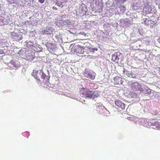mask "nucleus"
<instances>
[{
  "instance_id": "nucleus-33",
  "label": "nucleus",
  "mask_w": 160,
  "mask_h": 160,
  "mask_svg": "<svg viewBox=\"0 0 160 160\" xmlns=\"http://www.w3.org/2000/svg\"><path fill=\"white\" fill-rule=\"evenodd\" d=\"M24 134H25L28 136L29 135V132H25L24 133Z\"/></svg>"
},
{
  "instance_id": "nucleus-16",
  "label": "nucleus",
  "mask_w": 160,
  "mask_h": 160,
  "mask_svg": "<svg viewBox=\"0 0 160 160\" xmlns=\"http://www.w3.org/2000/svg\"><path fill=\"white\" fill-rule=\"evenodd\" d=\"M151 11V7L149 5H147L143 8V12H145L146 14L150 13Z\"/></svg>"
},
{
  "instance_id": "nucleus-20",
  "label": "nucleus",
  "mask_w": 160,
  "mask_h": 160,
  "mask_svg": "<svg viewBox=\"0 0 160 160\" xmlns=\"http://www.w3.org/2000/svg\"><path fill=\"white\" fill-rule=\"evenodd\" d=\"M140 7V3L137 2H135L133 3L132 8L134 10H137Z\"/></svg>"
},
{
  "instance_id": "nucleus-36",
  "label": "nucleus",
  "mask_w": 160,
  "mask_h": 160,
  "mask_svg": "<svg viewBox=\"0 0 160 160\" xmlns=\"http://www.w3.org/2000/svg\"><path fill=\"white\" fill-rule=\"evenodd\" d=\"M158 42L160 43V37L157 40Z\"/></svg>"
},
{
  "instance_id": "nucleus-9",
  "label": "nucleus",
  "mask_w": 160,
  "mask_h": 160,
  "mask_svg": "<svg viewBox=\"0 0 160 160\" xmlns=\"http://www.w3.org/2000/svg\"><path fill=\"white\" fill-rule=\"evenodd\" d=\"M71 23V22H70V20L68 19L65 20H59V22H57V25L58 26H63L69 25Z\"/></svg>"
},
{
  "instance_id": "nucleus-22",
  "label": "nucleus",
  "mask_w": 160,
  "mask_h": 160,
  "mask_svg": "<svg viewBox=\"0 0 160 160\" xmlns=\"http://www.w3.org/2000/svg\"><path fill=\"white\" fill-rule=\"evenodd\" d=\"M126 96L129 98H134L136 97L135 93L131 92L130 94H126Z\"/></svg>"
},
{
  "instance_id": "nucleus-35",
  "label": "nucleus",
  "mask_w": 160,
  "mask_h": 160,
  "mask_svg": "<svg viewBox=\"0 0 160 160\" xmlns=\"http://www.w3.org/2000/svg\"><path fill=\"white\" fill-rule=\"evenodd\" d=\"M16 0V2H15V3H19V1L20 0Z\"/></svg>"
},
{
  "instance_id": "nucleus-25",
  "label": "nucleus",
  "mask_w": 160,
  "mask_h": 160,
  "mask_svg": "<svg viewBox=\"0 0 160 160\" xmlns=\"http://www.w3.org/2000/svg\"><path fill=\"white\" fill-rule=\"evenodd\" d=\"M121 4L122 3L125 2L127 1V0H115Z\"/></svg>"
},
{
  "instance_id": "nucleus-15",
  "label": "nucleus",
  "mask_w": 160,
  "mask_h": 160,
  "mask_svg": "<svg viewBox=\"0 0 160 160\" xmlns=\"http://www.w3.org/2000/svg\"><path fill=\"white\" fill-rule=\"evenodd\" d=\"M115 104L119 108H121L122 109H124L125 108V104L122 103V102L119 100L116 101L115 102Z\"/></svg>"
},
{
  "instance_id": "nucleus-23",
  "label": "nucleus",
  "mask_w": 160,
  "mask_h": 160,
  "mask_svg": "<svg viewBox=\"0 0 160 160\" xmlns=\"http://www.w3.org/2000/svg\"><path fill=\"white\" fill-rule=\"evenodd\" d=\"M119 9L121 14L123 13L126 10V8L124 6H121L119 7Z\"/></svg>"
},
{
  "instance_id": "nucleus-8",
  "label": "nucleus",
  "mask_w": 160,
  "mask_h": 160,
  "mask_svg": "<svg viewBox=\"0 0 160 160\" xmlns=\"http://www.w3.org/2000/svg\"><path fill=\"white\" fill-rule=\"evenodd\" d=\"M53 29L52 28L50 27H47L45 28H44L42 31L43 34H51L52 33Z\"/></svg>"
},
{
  "instance_id": "nucleus-30",
  "label": "nucleus",
  "mask_w": 160,
  "mask_h": 160,
  "mask_svg": "<svg viewBox=\"0 0 160 160\" xmlns=\"http://www.w3.org/2000/svg\"><path fill=\"white\" fill-rule=\"evenodd\" d=\"M46 46L47 47V48H48V49H50V50H51L52 49V47H51V46H49V44H47L46 45Z\"/></svg>"
},
{
  "instance_id": "nucleus-7",
  "label": "nucleus",
  "mask_w": 160,
  "mask_h": 160,
  "mask_svg": "<svg viewBox=\"0 0 160 160\" xmlns=\"http://www.w3.org/2000/svg\"><path fill=\"white\" fill-rule=\"evenodd\" d=\"M28 50L26 49L25 48L21 49L18 52L19 56L22 58L26 59Z\"/></svg>"
},
{
  "instance_id": "nucleus-1",
  "label": "nucleus",
  "mask_w": 160,
  "mask_h": 160,
  "mask_svg": "<svg viewBox=\"0 0 160 160\" xmlns=\"http://www.w3.org/2000/svg\"><path fill=\"white\" fill-rule=\"evenodd\" d=\"M48 75L45 74L42 70H34L32 73V76L38 81L45 82L47 84L49 83V79L50 76L48 70Z\"/></svg>"
},
{
  "instance_id": "nucleus-12",
  "label": "nucleus",
  "mask_w": 160,
  "mask_h": 160,
  "mask_svg": "<svg viewBox=\"0 0 160 160\" xmlns=\"http://www.w3.org/2000/svg\"><path fill=\"white\" fill-rule=\"evenodd\" d=\"M73 47L78 53H82V50L84 49V48L82 47H81L79 45L74 44L73 45Z\"/></svg>"
},
{
  "instance_id": "nucleus-37",
  "label": "nucleus",
  "mask_w": 160,
  "mask_h": 160,
  "mask_svg": "<svg viewBox=\"0 0 160 160\" xmlns=\"http://www.w3.org/2000/svg\"><path fill=\"white\" fill-rule=\"evenodd\" d=\"M50 44H51V46H53V44L52 43H50Z\"/></svg>"
},
{
  "instance_id": "nucleus-39",
  "label": "nucleus",
  "mask_w": 160,
  "mask_h": 160,
  "mask_svg": "<svg viewBox=\"0 0 160 160\" xmlns=\"http://www.w3.org/2000/svg\"><path fill=\"white\" fill-rule=\"evenodd\" d=\"M80 87H82L81 85H80Z\"/></svg>"
},
{
  "instance_id": "nucleus-26",
  "label": "nucleus",
  "mask_w": 160,
  "mask_h": 160,
  "mask_svg": "<svg viewBox=\"0 0 160 160\" xmlns=\"http://www.w3.org/2000/svg\"><path fill=\"white\" fill-rule=\"evenodd\" d=\"M89 49L90 50V51L92 52H94L95 51H97L98 50V48H89Z\"/></svg>"
},
{
  "instance_id": "nucleus-21",
  "label": "nucleus",
  "mask_w": 160,
  "mask_h": 160,
  "mask_svg": "<svg viewBox=\"0 0 160 160\" xmlns=\"http://www.w3.org/2000/svg\"><path fill=\"white\" fill-rule=\"evenodd\" d=\"M143 20H144V23L146 25H148L152 23V22L153 21L151 20H149L148 19L144 18Z\"/></svg>"
},
{
  "instance_id": "nucleus-17",
  "label": "nucleus",
  "mask_w": 160,
  "mask_h": 160,
  "mask_svg": "<svg viewBox=\"0 0 160 160\" xmlns=\"http://www.w3.org/2000/svg\"><path fill=\"white\" fill-rule=\"evenodd\" d=\"M34 46H35V48H33V50L35 51H36L37 52H42V48L40 45H38L37 43H36Z\"/></svg>"
},
{
  "instance_id": "nucleus-34",
  "label": "nucleus",
  "mask_w": 160,
  "mask_h": 160,
  "mask_svg": "<svg viewBox=\"0 0 160 160\" xmlns=\"http://www.w3.org/2000/svg\"><path fill=\"white\" fill-rule=\"evenodd\" d=\"M3 53V51L1 50H0V54H2Z\"/></svg>"
},
{
  "instance_id": "nucleus-27",
  "label": "nucleus",
  "mask_w": 160,
  "mask_h": 160,
  "mask_svg": "<svg viewBox=\"0 0 160 160\" xmlns=\"http://www.w3.org/2000/svg\"><path fill=\"white\" fill-rule=\"evenodd\" d=\"M8 2L10 4L14 3L15 2H16V0H7Z\"/></svg>"
},
{
  "instance_id": "nucleus-28",
  "label": "nucleus",
  "mask_w": 160,
  "mask_h": 160,
  "mask_svg": "<svg viewBox=\"0 0 160 160\" xmlns=\"http://www.w3.org/2000/svg\"><path fill=\"white\" fill-rule=\"evenodd\" d=\"M132 72L128 71H126V75H127L128 77H129V76L131 75V74H132Z\"/></svg>"
},
{
  "instance_id": "nucleus-5",
  "label": "nucleus",
  "mask_w": 160,
  "mask_h": 160,
  "mask_svg": "<svg viewBox=\"0 0 160 160\" xmlns=\"http://www.w3.org/2000/svg\"><path fill=\"white\" fill-rule=\"evenodd\" d=\"M121 57V53L120 52H115L112 55V60L113 62L118 63L119 59Z\"/></svg>"
},
{
  "instance_id": "nucleus-38",
  "label": "nucleus",
  "mask_w": 160,
  "mask_h": 160,
  "mask_svg": "<svg viewBox=\"0 0 160 160\" xmlns=\"http://www.w3.org/2000/svg\"><path fill=\"white\" fill-rule=\"evenodd\" d=\"M129 77H130V78H132V74H131V75H130L129 76Z\"/></svg>"
},
{
  "instance_id": "nucleus-18",
  "label": "nucleus",
  "mask_w": 160,
  "mask_h": 160,
  "mask_svg": "<svg viewBox=\"0 0 160 160\" xmlns=\"http://www.w3.org/2000/svg\"><path fill=\"white\" fill-rule=\"evenodd\" d=\"M11 63L12 64L13 67L16 68H18L21 66V64L18 61H12Z\"/></svg>"
},
{
  "instance_id": "nucleus-2",
  "label": "nucleus",
  "mask_w": 160,
  "mask_h": 160,
  "mask_svg": "<svg viewBox=\"0 0 160 160\" xmlns=\"http://www.w3.org/2000/svg\"><path fill=\"white\" fill-rule=\"evenodd\" d=\"M80 93L82 97L95 98L98 96L97 91H80Z\"/></svg>"
},
{
  "instance_id": "nucleus-32",
  "label": "nucleus",
  "mask_w": 160,
  "mask_h": 160,
  "mask_svg": "<svg viewBox=\"0 0 160 160\" xmlns=\"http://www.w3.org/2000/svg\"><path fill=\"white\" fill-rule=\"evenodd\" d=\"M45 0H38V2L41 3H43L44 2Z\"/></svg>"
},
{
  "instance_id": "nucleus-29",
  "label": "nucleus",
  "mask_w": 160,
  "mask_h": 160,
  "mask_svg": "<svg viewBox=\"0 0 160 160\" xmlns=\"http://www.w3.org/2000/svg\"><path fill=\"white\" fill-rule=\"evenodd\" d=\"M131 93V91H127L126 92L124 93L125 95L126 96V94H130Z\"/></svg>"
},
{
  "instance_id": "nucleus-11",
  "label": "nucleus",
  "mask_w": 160,
  "mask_h": 160,
  "mask_svg": "<svg viewBox=\"0 0 160 160\" xmlns=\"http://www.w3.org/2000/svg\"><path fill=\"white\" fill-rule=\"evenodd\" d=\"M130 87L132 90H141V86L137 82L132 83Z\"/></svg>"
},
{
  "instance_id": "nucleus-10",
  "label": "nucleus",
  "mask_w": 160,
  "mask_h": 160,
  "mask_svg": "<svg viewBox=\"0 0 160 160\" xmlns=\"http://www.w3.org/2000/svg\"><path fill=\"white\" fill-rule=\"evenodd\" d=\"M84 75L87 78L94 79L95 78L96 74L94 72H89L84 73Z\"/></svg>"
},
{
  "instance_id": "nucleus-31",
  "label": "nucleus",
  "mask_w": 160,
  "mask_h": 160,
  "mask_svg": "<svg viewBox=\"0 0 160 160\" xmlns=\"http://www.w3.org/2000/svg\"><path fill=\"white\" fill-rule=\"evenodd\" d=\"M136 75L132 72V78H136Z\"/></svg>"
},
{
  "instance_id": "nucleus-24",
  "label": "nucleus",
  "mask_w": 160,
  "mask_h": 160,
  "mask_svg": "<svg viewBox=\"0 0 160 160\" xmlns=\"http://www.w3.org/2000/svg\"><path fill=\"white\" fill-rule=\"evenodd\" d=\"M56 4L59 7H61V8H62L64 6L63 5H62V2H56Z\"/></svg>"
},
{
  "instance_id": "nucleus-13",
  "label": "nucleus",
  "mask_w": 160,
  "mask_h": 160,
  "mask_svg": "<svg viewBox=\"0 0 160 160\" xmlns=\"http://www.w3.org/2000/svg\"><path fill=\"white\" fill-rule=\"evenodd\" d=\"M25 43V45L28 48L32 49L35 48L34 45L36 43H34L33 42L28 41H26Z\"/></svg>"
},
{
  "instance_id": "nucleus-3",
  "label": "nucleus",
  "mask_w": 160,
  "mask_h": 160,
  "mask_svg": "<svg viewBox=\"0 0 160 160\" xmlns=\"http://www.w3.org/2000/svg\"><path fill=\"white\" fill-rule=\"evenodd\" d=\"M10 16H5L4 17H0V21L2 22V25H7L9 24L11 22Z\"/></svg>"
},
{
  "instance_id": "nucleus-19",
  "label": "nucleus",
  "mask_w": 160,
  "mask_h": 160,
  "mask_svg": "<svg viewBox=\"0 0 160 160\" xmlns=\"http://www.w3.org/2000/svg\"><path fill=\"white\" fill-rule=\"evenodd\" d=\"M96 110L98 112V113L101 114H103L104 111H105L103 107L101 106H99L97 107Z\"/></svg>"
},
{
  "instance_id": "nucleus-6",
  "label": "nucleus",
  "mask_w": 160,
  "mask_h": 160,
  "mask_svg": "<svg viewBox=\"0 0 160 160\" xmlns=\"http://www.w3.org/2000/svg\"><path fill=\"white\" fill-rule=\"evenodd\" d=\"M22 34L21 32L15 33L13 32L12 33V39L16 41H19L22 38Z\"/></svg>"
},
{
  "instance_id": "nucleus-14",
  "label": "nucleus",
  "mask_w": 160,
  "mask_h": 160,
  "mask_svg": "<svg viewBox=\"0 0 160 160\" xmlns=\"http://www.w3.org/2000/svg\"><path fill=\"white\" fill-rule=\"evenodd\" d=\"M114 84L116 85H122L123 82L122 78L116 76L114 78Z\"/></svg>"
},
{
  "instance_id": "nucleus-4",
  "label": "nucleus",
  "mask_w": 160,
  "mask_h": 160,
  "mask_svg": "<svg viewBox=\"0 0 160 160\" xmlns=\"http://www.w3.org/2000/svg\"><path fill=\"white\" fill-rule=\"evenodd\" d=\"M35 58V55L34 51L30 50H28L26 59L29 61H32Z\"/></svg>"
}]
</instances>
